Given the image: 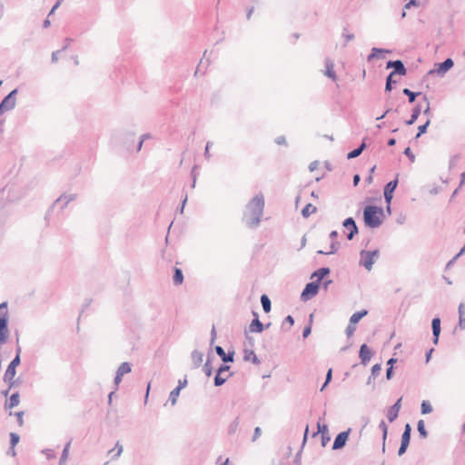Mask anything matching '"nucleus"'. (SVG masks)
<instances>
[{"label":"nucleus","mask_w":465,"mask_h":465,"mask_svg":"<svg viewBox=\"0 0 465 465\" xmlns=\"http://www.w3.org/2000/svg\"><path fill=\"white\" fill-rule=\"evenodd\" d=\"M265 206L264 196L262 193H257L245 205L242 223L250 229H256L260 226Z\"/></svg>","instance_id":"obj_1"},{"label":"nucleus","mask_w":465,"mask_h":465,"mask_svg":"<svg viewBox=\"0 0 465 465\" xmlns=\"http://www.w3.org/2000/svg\"><path fill=\"white\" fill-rule=\"evenodd\" d=\"M384 210L376 205H367L363 209V221L367 227L375 229L382 224Z\"/></svg>","instance_id":"obj_2"},{"label":"nucleus","mask_w":465,"mask_h":465,"mask_svg":"<svg viewBox=\"0 0 465 465\" xmlns=\"http://www.w3.org/2000/svg\"><path fill=\"white\" fill-rule=\"evenodd\" d=\"M8 321V303L3 302L0 303V344L7 341L9 336Z\"/></svg>","instance_id":"obj_3"},{"label":"nucleus","mask_w":465,"mask_h":465,"mask_svg":"<svg viewBox=\"0 0 465 465\" xmlns=\"http://www.w3.org/2000/svg\"><path fill=\"white\" fill-rule=\"evenodd\" d=\"M380 256L379 250L374 251H366L361 250L360 252V262L359 264L363 266L367 271H371L372 269L373 264Z\"/></svg>","instance_id":"obj_4"},{"label":"nucleus","mask_w":465,"mask_h":465,"mask_svg":"<svg viewBox=\"0 0 465 465\" xmlns=\"http://www.w3.org/2000/svg\"><path fill=\"white\" fill-rule=\"evenodd\" d=\"M325 416H326V411H324L322 415L319 417V420H318V422H317V431H314L312 433V437H316L318 434L321 433V435H322V447H325L326 444L331 440V437L329 435L328 425L322 422V420H324Z\"/></svg>","instance_id":"obj_5"},{"label":"nucleus","mask_w":465,"mask_h":465,"mask_svg":"<svg viewBox=\"0 0 465 465\" xmlns=\"http://www.w3.org/2000/svg\"><path fill=\"white\" fill-rule=\"evenodd\" d=\"M320 286L319 282H308L301 293V300L307 302L316 296L319 292Z\"/></svg>","instance_id":"obj_6"},{"label":"nucleus","mask_w":465,"mask_h":465,"mask_svg":"<svg viewBox=\"0 0 465 465\" xmlns=\"http://www.w3.org/2000/svg\"><path fill=\"white\" fill-rule=\"evenodd\" d=\"M411 427L409 423L404 426L403 432L401 434V445L398 450V455L402 456L406 451L411 442Z\"/></svg>","instance_id":"obj_7"},{"label":"nucleus","mask_w":465,"mask_h":465,"mask_svg":"<svg viewBox=\"0 0 465 465\" xmlns=\"http://www.w3.org/2000/svg\"><path fill=\"white\" fill-rule=\"evenodd\" d=\"M454 65V62L451 58H447L441 63L435 64V68L429 71V74H437L443 76Z\"/></svg>","instance_id":"obj_8"},{"label":"nucleus","mask_w":465,"mask_h":465,"mask_svg":"<svg viewBox=\"0 0 465 465\" xmlns=\"http://www.w3.org/2000/svg\"><path fill=\"white\" fill-rule=\"evenodd\" d=\"M386 68H392L393 70L390 73L392 75H401L404 76L407 74V69L401 60H390L386 64Z\"/></svg>","instance_id":"obj_9"},{"label":"nucleus","mask_w":465,"mask_h":465,"mask_svg":"<svg viewBox=\"0 0 465 465\" xmlns=\"http://www.w3.org/2000/svg\"><path fill=\"white\" fill-rule=\"evenodd\" d=\"M18 93V89L15 88L12 90L6 96L4 97V99L0 102V105L5 110V111H11L13 110L16 105V95Z\"/></svg>","instance_id":"obj_10"},{"label":"nucleus","mask_w":465,"mask_h":465,"mask_svg":"<svg viewBox=\"0 0 465 465\" xmlns=\"http://www.w3.org/2000/svg\"><path fill=\"white\" fill-rule=\"evenodd\" d=\"M21 358H14L9 365L7 366V369L5 370V375H4V381L5 382L13 383V380L16 374V367L20 364Z\"/></svg>","instance_id":"obj_11"},{"label":"nucleus","mask_w":465,"mask_h":465,"mask_svg":"<svg viewBox=\"0 0 465 465\" xmlns=\"http://www.w3.org/2000/svg\"><path fill=\"white\" fill-rule=\"evenodd\" d=\"M342 226L349 231V232L347 233V239L349 241L352 240L354 236L359 232L356 222L352 217L346 218L342 222Z\"/></svg>","instance_id":"obj_12"},{"label":"nucleus","mask_w":465,"mask_h":465,"mask_svg":"<svg viewBox=\"0 0 465 465\" xmlns=\"http://www.w3.org/2000/svg\"><path fill=\"white\" fill-rule=\"evenodd\" d=\"M351 429H348L347 430L338 433L332 443V450H338L342 449L346 445V442L348 441Z\"/></svg>","instance_id":"obj_13"},{"label":"nucleus","mask_w":465,"mask_h":465,"mask_svg":"<svg viewBox=\"0 0 465 465\" xmlns=\"http://www.w3.org/2000/svg\"><path fill=\"white\" fill-rule=\"evenodd\" d=\"M399 173L396 174L395 179L390 181L387 183L383 188V196L384 200H392L393 199V193L398 186L399 183Z\"/></svg>","instance_id":"obj_14"},{"label":"nucleus","mask_w":465,"mask_h":465,"mask_svg":"<svg viewBox=\"0 0 465 465\" xmlns=\"http://www.w3.org/2000/svg\"><path fill=\"white\" fill-rule=\"evenodd\" d=\"M440 318L436 316L431 321V330H432V342L437 345L439 343V339L441 331L440 327Z\"/></svg>","instance_id":"obj_15"},{"label":"nucleus","mask_w":465,"mask_h":465,"mask_svg":"<svg viewBox=\"0 0 465 465\" xmlns=\"http://www.w3.org/2000/svg\"><path fill=\"white\" fill-rule=\"evenodd\" d=\"M76 199V194H62L53 204V207L59 206L61 210L64 209L68 203Z\"/></svg>","instance_id":"obj_16"},{"label":"nucleus","mask_w":465,"mask_h":465,"mask_svg":"<svg viewBox=\"0 0 465 465\" xmlns=\"http://www.w3.org/2000/svg\"><path fill=\"white\" fill-rule=\"evenodd\" d=\"M359 357L361 359V362L363 365H366L371 361V358L372 357V351H371L367 344L363 343L362 345H361L359 351Z\"/></svg>","instance_id":"obj_17"},{"label":"nucleus","mask_w":465,"mask_h":465,"mask_svg":"<svg viewBox=\"0 0 465 465\" xmlns=\"http://www.w3.org/2000/svg\"><path fill=\"white\" fill-rule=\"evenodd\" d=\"M215 351L224 363L232 362L234 361V351H229L226 353L223 347L217 345L215 347Z\"/></svg>","instance_id":"obj_18"},{"label":"nucleus","mask_w":465,"mask_h":465,"mask_svg":"<svg viewBox=\"0 0 465 465\" xmlns=\"http://www.w3.org/2000/svg\"><path fill=\"white\" fill-rule=\"evenodd\" d=\"M252 313H253L254 318L252 319V321L249 326V330L251 332L261 333L264 330V325L259 320L258 314L254 312Z\"/></svg>","instance_id":"obj_19"},{"label":"nucleus","mask_w":465,"mask_h":465,"mask_svg":"<svg viewBox=\"0 0 465 465\" xmlns=\"http://www.w3.org/2000/svg\"><path fill=\"white\" fill-rule=\"evenodd\" d=\"M243 420H244V414H241L239 416H237L231 423L230 425L228 426V429H227V433L229 435H233L236 433L237 430H238V427L240 425L241 422H243Z\"/></svg>","instance_id":"obj_20"},{"label":"nucleus","mask_w":465,"mask_h":465,"mask_svg":"<svg viewBox=\"0 0 465 465\" xmlns=\"http://www.w3.org/2000/svg\"><path fill=\"white\" fill-rule=\"evenodd\" d=\"M330 272L331 270L329 267H322L312 273L311 279L316 278L314 282H319V283L321 284L322 280L327 275H329Z\"/></svg>","instance_id":"obj_21"},{"label":"nucleus","mask_w":465,"mask_h":465,"mask_svg":"<svg viewBox=\"0 0 465 465\" xmlns=\"http://www.w3.org/2000/svg\"><path fill=\"white\" fill-rule=\"evenodd\" d=\"M118 409H108L106 414V420L110 426H116L118 424Z\"/></svg>","instance_id":"obj_22"},{"label":"nucleus","mask_w":465,"mask_h":465,"mask_svg":"<svg viewBox=\"0 0 465 465\" xmlns=\"http://www.w3.org/2000/svg\"><path fill=\"white\" fill-rule=\"evenodd\" d=\"M325 67H326V70L324 72V74L331 78L332 81H336L337 80V75H336V73L334 71V64L333 62L330 59V58H327L325 60Z\"/></svg>","instance_id":"obj_23"},{"label":"nucleus","mask_w":465,"mask_h":465,"mask_svg":"<svg viewBox=\"0 0 465 465\" xmlns=\"http://www.w3.org/2000/svg\"><path fill=\"white\" fill-rule=\"evenodd\" d=\"M389 53H391V51L388 49L373 47V48H371V54L367 57V61L371 62L374 58H383L384 57L383 55L380 56L379 54H389Z\"/></svg>","instance_id":"obj_24"},{"label":"nucleus","mask_w":465,"mask_h":465,"mask_svg":"<svg viewBox=\"0 0 465 465\" xmlns=\"http://www.w3.org/2000/svg\"><path fill=\"white\" fill-rule=\"evenodd\" d=\"M420 113H421V105L420 104H416L414 106V108L412 109V111H411V118L409 120L405 121V124L407 125L413 124L417 121V119L419 118Z\"/></svg>","instance_id":"obj_25"},{"label":"nucleus","mask_w":465,"mask_h":465,"mask_svg":"<svg viewBox=\"0 0 465 465\" xmlns=\"http://www.w3.org/2000/svg\"><path fill=\"white\" fill-rule=\"evenodd\" d=\"M366 143L364 141L361 142V143L352 151L349 152L347 154V159H354L361 154L363 150L366 148Z\"/></svg>","instance_id":"obj_26"},{"label":"nucleus","mask_w":465,"mask_h":465,"mask_svg":"<svg viewBox=\"0 0 465 465\" xmlns=\"http://www.w3.org/2000/svg\"><path fill=\"white\" fill-rule=\"evenodd\" d=\"M381 370V366L380 363H376L372 366L371 375L367 380V385H371L372 383L375 378L380 374Z\"/></svg>","instance_id":"obj_27"},{"label":"nucleus","mask_w":465,"mask_h":465,"mask_svg":"<svg viewBox=\"0 0 465 465\" xmlns=\"http://www.w3.org/2000/svg\"><path fill=\"white\" fill-rule=\"evenodd\" d=\"M192 361L195 368L200 367L203 361V354L196 350L193 351L192 352Z\"/></svg>","instance_id":"obj_28"},{"label":"nucleus","mask_w":465,"mask_h":465,"mask_svg":"<svg viewBox=\"0 0 465 465\" xmlns=\"http://www.w3.org/2000/svg\"><path fill=\"white\" fill-rule=\"evenodd\" d=\"M368 314V311L367 310H361V311H359V312H354L351 318H350V322L351 324H356L358 323L364 316H366Z\"/></svg>","instance_id":"obj_29"},{"label":"nucleus","mask_w":465,"mask_h":465,"mask_svg":"<svg viewBox=\"0 0 465 465\" xmlns=\"http://www.w3.org/2000/svg\"><path fill=\"white\" fill-rule=\"evenodd\" d=\"M72 440H69L64 447L60 460H59V465H65L68 456H69V450L71 446Z\"/></svg>","instance_id":"obj_30"},{"label":"nucleus","mask_w":465,"mask_h":465,"mask_svg":"<svg viewBox=\"0 0 465 465\" xmlns=\"http://www.w3.org/2000/svg\"><path fill=\"white\" fill-rule=\"evenodd\" d=\"M173 281L175 285H180L183 282V273L180 268L175 267L173 270Z\"/></svg>","instance_id":"obj_31"},{"label":"nucleus","mask_w":465,"mask_h":465,"mask_svg":"<svg viewBox=\"0 0 465 465\" xmlns=\"http://www.w3.org/2000/svg\"><path fill=\"white\" fill-rule=\"evenodd\" d=\"M316 212L317 208L312 203H308L302 210V215L303 218H308L311 214L315 213Z\"/></svg>","instance_id":"obj_32"},{"label":"nucleus","mask_w":465,"mask_h":465,"mask_svg":"<svg viewBox=\"0 0 465 465\" xmlns=\"http://www.w3.org/2000/svg\"><path fill=\"white\" fill-rule=\"evenodd\" d=\"M402 94L408 96L409 103L412 104L415 102L416 98L420 94V92H413L409 88H404L402 90Z\"/></svg>","instance_id":"obj_33"},{"label":"nucleus","mask_w":465,"mask_h":465,"mask_svg":"<svg viewBox=\"0 0 465 465\" xmlns=\"http://www.w3.org/2000/svg\"><path fill=\"white\" fill-rule=\"evenodd\" d=\"M261 303L264 312H269L272 309V302L270 298L266 294L261 296Z\"/></svg>","instance_id":"obj_34"},{"label":"nucleus","mask_w":465,"mask_h":465,"mask_svg":"<svg viewBox=\"0 0 465 465\" xmlns=\"http://www.w3.org/2000/svg\"><path fill=\"white\" fill-rule=\"evenodd\" d=\"M294 324V319L292 315H288L285 317V319L283 320L282 323V330L283 331H289V329Z\"/></svg>","instance_id":"obj_35"},{"label":"nucleus","mask_w":465,"mask_h":465,"mask_svg":"<svg viewBox=\"0 0 465 465\" xmlns=\"http://www.w3.org/2000/svg\"><path fill=\"white\" fill-rule=\"evenodd\" d=\"M232 375V373H230L229 375H227L226 377H223V373H217L215 374L214 376V386L216 387H220L222 385H223L225 383V381H227V379Z\"/></svg>","instance_id":"obj_36"},{"label":"nucleus","mask_w":465,"mask_h":465,"mask_svg":"<svg viewBox=\"0 0 465 465\" xmlns=\"http://www.w3.org/2000/svg\"><path fill=\"white\" fill-rule=\"evenodd\" d=\"M8 415H9L10 417H13V416H14V417H15V419L16 423H17L20 427H22V426H23V424H24L23 417H24V415H25V411H20L13 412V411H9V413H8Z\"/></svg>","instance_id":"obj_37"},{"label":"nucleus","mask_w":465,"mask_h":465,"mask_svg":"<svg viewBox=\"0 0 465 465\" xmlns=\"http://www.w3.org/2000/svg\"><path fill=\"white\" fill-rule=\"evenodd\" d=\"M340 247V242H336V241H331V250L329 252H323L322 250L318 251V253L319 254H325V255H329V254H334L337 252L338 249Z\"/></svg>","instance_id":"obj_38"},{"label":"nucleus","mask_w":465,"mask_h":465,"mask_svg":"<svg viewBox=\"0 0 465 465\" xmlns=\"http://www.w3.org/2000/svg\"><path fill=\"white\" fill-rule=\"evenodd\" d=\"M131 371H132L131 364L129 362H123L118 367L116 372L118 374L124 376V374L131 372Z\"/></svg>","instance_id":"obj_39"},{"label":"nucleus","mask_w":465,"mask_h":465,"mask_svg":"<svg viewBox=\"0 0 465 465\" xmlns=\"http://www.w3.org/2000/svg\"><path fill=\"white\" fill-rule=\"evenodd\" d=\"M417 430H418V432H419L420 438H422V439L427 438L428 431L425 429V423H424L423 420H420L418 421V423H417Z\"/></svg>","instance_id":"obj_40"},{"label":"nucleus","mask_w":465,"mask_h":465,"mask_svg":"<svg viewBox=\"0 0 465 465\" xmlns=\"http://www.w3.org/2000/svg\"><path fill=\"white\" fill-rule=\"evenodd\" d=\"M19 404V394L18 392H15L9 398V402L5 401V407H16Z\"/></svg>","instance_id":"obj_41"},{"label":"nucleus","mask_w":465,"mask_h":465,"mask_svg":"<svg viewBox=\"0 0 465 465\" xmlns=\"http://www.w3.org/2000/svg\"><path fill=\"white\" fill-rule=\"evenodd\" d=\"M379 428L382 431V441H383L382 451H385V440H386L387 434H388V426L383 420L380 422Z\"/></svg>","instance_id":"obj_42"},{"label":"nucleus","mask_w":465,"mask_h":465,"mask_svg":"<svg viewBox=\"0 0 465 465\" xmlns=\"http://www.w3.org/2000/svg\"><path fill=\"white\" fill-rule=\"evenodd\" d=\"M393 76L391 74H389L386 77V84H385V92H391L393 88V84H396V80L393 79Z\"/></svg>","instance_id":"obj_43"},{"label":"nucleus","mask_w":465,"mask_h":465,"mask_svg":"<svg viewBox=\"0 0 465 465\" xmlns=\"http://www.w3.org/2000/svg\"><path fill=\"white\" fill-rule=\"evenodd\" d=\"M180 390H178L177 388H174L170 395H169V399H168V401L172 404V405H174L177 401V399L179 397V394H180Z\"/></svg>","instance_id":"obj_44"},{"label":"nucleus","mask_w":465,"mask_h":465,"mask_svg":"<svg viewBox=\"0 0 465 465\" xmlns=\"http://www.w3.org/2000/svg\"><path fill=\"white\" fill-rule=\"evenodd\" d=\"M400 409H389L387 419L390 422H393L399 416Z\"/></svg>","instance_id":"obj_45"},{"label":"nucleus","mask_w":465,"mask_h":465,"mask_svg":"<svg viewBox=\"0 0 465 465\" xmlns=\"http://www.w3.org/2000/svg\"><path fill=\"white\" fill-rule=\"evenodd\" d=\"M203 371L206 376L210 377L213 374V366L211 364L210 355H208L206 362L203 365Z\"/></svg>","instance_id":"obj_46"},{"label":"nucleus","mask_w":465,"mask_h":465,"mask_svg":"<svg viewBox=\"0 0 465 465\" xmlns=\"http://www.w3.org/2000/svg\"><path fill=\"white\" fill-rule=\"evenodd\" d=\"M430 124V119H427L425 124H423L418 127V134L416 135V138H419L420 136H421L422 134H424L427 132V129H428Z\"/></svg>","instance_id":"obj_47"},{"label":"nucleus","mask_w":465,"mask_h":465,"mask_svg":"<svg viewBox=\"0 0 465 465\" xmlns=\"http://www.w3.org/2000/svg\"><path fill=\"white\" fill-rule=\"evenodd\" d=\"M312 317H313V315H312V314H311V315H310V323H309V325L305 326V327H304V329H303V331H302V337H303L304 339H306V338L311 334V332H312V326H311V323H312Z\"/></svg>","instance_id":"obj_48"},{"label":"nucleus","mask_w":465,"mask_h":465,"mask_svg":"<svg viewBox=\"0 0 465 465\" xmlns=\"http://www.w3.org/2000/svg\"><path fill=\"white\" fill-rule=\"evenodd\" d=\"M20 440V436L15 432L10 433V446L15 447L16 444H18Z\"/></svg>","instance_id":"obj_49"},{"label":"nucleus","mask_w":465,"mask_h":465,"mask_svg":"<svg viewBox=\"0 0 465 465\" xmlns=\"http://www.w3.org/2000/svg\"><path fill=\"white\" fill-rule=\"evenodd\" d=\"M423 101H425L426 104H427L426 108L423 110V114L428 116V119H430L432 114L430 113V102H429V99H428L427 95L423 96Z\"/></svg>","instance_id":"obj_50"},{"label":"nucleus","mask_w":465,"mask_h":465,"mask_svg":"<svg viewBox=\"0 0 465 465\" xmlns=\"http://www.w3.org/2000/svg\"><path fill=\"white\" fill-rule=\"evenodd\" d=\"M458 327L460 330H465V312H460V313H459Z\"/></svg>","instance_id":"obj_51"},{"label":"nucleus","mask_w":465,"mask_h":465,"mask_svg":"<svg viewBox=\"0 0 465 465\" xmlns=\"http://www.w3.org/2000/svg\"><path fill=\"white\" fill-rule=\"evenodd\" d=\"M356 330V327H355V324H351V322H349L346 330H345V333L347 335L348 338L351 337L354 333Z\"/></svg>","instance_id":"obj_52"},{"label":"nucleus","mask_w":465,"mask_h":465,"mask_svg":"<svg viewBox=\"0 0 465 465\" xmlns=\"http://www.w3.org/2000/svg\"><path fill=\"white\" fill-rule=\"evenodd\" d=\"M213 145V142H207L206 143V145H205V149H204V157L206 160H210L211 159V153H210V147Z\"/></svg>","instance_id":"obj_53"},{"label":"nucleus","mask_w":465,"mask_h":465,"mask_svg":"<svg viewBox=\"0 0 465 465\" xmlns=\"http://www.w3.org/2000/svg\"><path fill=\"white\" fill-rule=\"evenodd\" d=\"M150 137H151L150 134H143V135L141 136L140 141H139V143H138V144H137V148H136L137 152H138V151H140V150L142 149V146H143V142H144L146 139L150 138Z\"/></svg>","instance_id":"obj_54"},{"label":"nucleus","mask_w":465,"mask_h":465,"mask_svg":"<svg viewBox=\"0 0 465 465\" xmlns=\"http://www.w3.org/2000/svg\"><path fill=\"white\" fill-rule=\"evenodd\" d=\"M341 36L345 39L346 42H350L354 39V35L348 33L347 28L343 29V33H342Z\"/></svg>","instance_id":"obj_55"},{"label":"nucleus","mask_w":465,"mask_h":465,"mask_svg":"<svg viewBox=\"0 0 465 465\" xmlns=\"http://www.w3.org/2000/svg\"><path fill=\"white\" fill-rule=\"evenodd\" d=\"M403 153L410 159L411 162L413 163L415 161V155L413 154L410 147H407L404 150Z\"/></svg>","instance_id":"obj_56"},{"label":"nucleus","mask_w":465,"mask_h":465,"mask_svg":"<svg viewBox=\"0 0 465 465\" xmlns=\"http://www.w3.org/2000/svg\"><path fill=\"white\" fill-rule=\"evenodd\" d=\"M262 435V430L260 427H256L253 431V435L252 437V441L255 442L258 438Z\"/></svg>","instance_id":"obj_57"},{"label":"nucleus","mask_w":465,"mask_h":465,"mask_svg":"<svg viewBox=\"0 0 465 465\" xmlns=\"http://www.w3.org/2000/svg\"><path fill=\"white\" fill-rule=\"evenodd\" d=\"M332 378V371L330 369L326 373L325 382L323 383L322 387V391L325 388V386L331 381Z\"/></svg>","instance_id":"obj_58"},{"label":"nucleus","mask_w":465,"mask_h":465,"mask_svg":"<svg viewBox=\"0 0 465 465\" xmlns=\"http://www.w3.org/2000/svg\"><path fill=\"white\" fill-rule=\"evenodd\" d=\"M230 366L223 362V364H221L219 368L216 370L217 373H224L229 371Z\"/></svg>","instance_id":"obj_59"},{"label":"nucleus","mask_w":465,"mask_h":465,"mask_svg":"<svg viewBox=\"0 0 465 465\" xmlns=\"http://www.w3.org/2000/svg\"><path fill=\"white\" fill-rule=\"evenodd\" d=\"M42 452L45 454L47 460H51V459H54L55 458V453H54V451L53 450L45 449Z\"/></svg>","instance_id":"obj_60"},{"label":"nucleus","mask_w":465,"mask_h":465,"mask_svg":"<svg viewBox=\"0 0 465 465\" xmlns=\"http://www.w3.org/2000/svg\"><path fill=\"white\" fill-rule=\"evenodd\" d=\"M412 6H419V3L417 0H410L408 3L404 5V9H411Z\"/></svg>","instance_id":"obj_61"},{"label":"nucleus","mask_w":465,"mask_h":465,"mask_svg":"<svg viewBox=\"0 0 465 465\" xmlns=\"http://www.w3.org/2000/svg\"><path fill=\"white\" fill-rule=\"evenodd\" d=\"M301 459H302V450H299V451L296 453V455H295V457H294V460H293V463H294L295 465H302V460H301Z\"/></svg>","instance_id":"obj_62"},{"label":"nucleus","mask_w":465,"mask_h":465,"mask_svg":"<svg viewBox=\"0 0 465 465\" xmlns=\"http://www.w3.org/2000/svg\"><path fill=\"white\" fill-rule=\"evenodd\" d=\"M275 143L278 145H285L286 144V138H285V136L280 135V136L276 137Z\"/></svg>","instance_id":"obj_63"},{"label":"nucleus","mask_w":465,"mask_h":465,"mask_svg":"<svg viewBox=\"0 0 465 465\" xmlns=\"http://www.w3.org/2000/svg\"><path fill=\"white\" fill-rule=\"evenodd\" d=\"M186 385H187V379H186V378H184V379H183V380H179V381H178V385H177L175 388H177L178 390H180V391H181L182 389H183L184 387H186Z\"/></svg>","instance_id":"obj_64"}]
</instances>
